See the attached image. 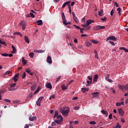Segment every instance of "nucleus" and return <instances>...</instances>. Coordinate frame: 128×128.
Returning a JSON list of instances; mask_svg holds the SVG:
<instances>
[{
	"label": "nucleus",
	"instance_id": "nucleus-3",
	"mask_svg": "<svg viewBox=\"0 0 128 128\" xmlns=\"http://www.w3.org/2000/svg\"><path fill=\"white\" fill-rule=\"evenodd\" d=\"M118 88H120L122 90H126L128 92V84H126V85H118Z\"/></svg>",
	"mask_w": 128,
	"mask_h": 128
},
{
	"label": "nucleus",
	"instance_id": "nucleus-39",
	"mask_svg": "<svg viewBox=\"0 0 128 128\" xmlns=\"http://www.w3.org/2000/svg\"><path fill=\"white\" fill-rule=\"evenodd\" d=\"M58 114V111H56L54 115V118H55L57 117Z\"/></svg>",
	"mask_w": 128,
	"mask_h": 128
},
{
	"label": "nucleus",
	"instance_id": "nucleus-38",
	"mask_svg": "<svg viewBox=\"0 0 128 128\" xmlns=\"http://www.w3.org/2000/svg\"><path fill=\"white\" fill-rule=\"evenodd\" d=\"M102 14H104V10H102L98 12L99 16H102Z\"/></svg>",
	"mask_w": 128,
	"mask_h": 128
},
{
	"label": "nucleus",
	"instance_id": "nucleus-58",
	"mask_svg": "<svg viewBox=\"0 0 128 128\" xmlns=\"http://www.w3.org/2000/svg\"><path fill=\"white\" fill-rule=\"evenodd\" d=\"M74 110H80V107L79 106H74Z\"/></svg>",
	"mask_w": 128,
	"mask_h": 128
},
{
	"label": "nucleus",
	"instance_id": "nucleus-26",
	"mask_svg": "<svg viewBox=\"0 0 128 128\" xmlns=\"http://www.w3.org/2000/svg\"><path fill=\"white\" fill-rule=\"evenodd\" d=\"M5 76H10V74H12V72L10 71H6L4 74Z\"/></svg>",
	"mask_w": 128,
	"mask_h": 128
},
{
	"label": "nucleus",
	"instance_id": "nucleus-22",
	"mask_svg": "<svg viewBox=\"0 0 128 128\" xmlns=\"http://www.w3.org/2000/svg\"><path fill=\"white\" fill-rule=\"evenodd\" d=\"M36 88V84H34L32 86H31V90H34Z\"/></svg>",
	"mask_w": 128,
	"mask_h": 128
},
{
	"label": "nucleus",
	"instance_id": "nucleus-21",
	"mask_svg": "<svg viewBox=\"0 0 128 128\" xmlns=\"http://www.w3.org/2000/svg\"><path fill=\"white\" fill-rule=\"evenodd\" d=\"M12 47L13 50L11 51V53L12 54H16V47H14V46H12Z\"/></svg>",
	"mask_w": 128,
	"mask_h": 128
},
{
	"label": "nucleus",
	"instance_id": "nucleus-45",
	"mask_svg": "<svg viewBox=\"0 0 128 128\" xmlns=\"http://www.w3.org/2000/svg\"><path fill=\"white\" fill-rule=\"evenodd\" d=\"M26 74L25 72H24L23 73V74H22V78H26Z\"/></svg>",
	"mask_w": 128,
	"mask_h": 128
},
{
	"label": "nucleus",
	"instance_id": "nucleus-9",
	"mask_svg": "<svg viewBox=\"0 0 128 128\" xmlns=\"http://www.w3.org/2000/svg\"><path fill=\"white\" fill-rule=\"evenodd\" d=\"M12 80L15 82H18V74H16Z\"/></svg>",
	"mask_w": 128,
	"mask_h": 128
},
{
	"label": "nucleus",
	"instance_id": "nucleus-53",
	"mask_svg": "<svg viewBox=\"0 0 128 128\" xmlns=\"http://www.w3.org/2000/svg\"><path fill=\"white\" fill-rule=\"evenodd\" d=\"M114 12V10H112L110 12V16H113Z\"/></svg>",
	"mask_w": 128,
	"mask_h": 128
},
{
	"label": "nucleus",
	"instance_id": "nucleus-29",
	"mask_svg": "<svg viewBox=\"0 0 128 128\" xmlns=\"http://www.w3.org/2000/svg\"><path fill=\"white\" fill-rule=\"evenodd\" d=\"M81 90L83 92H86L88 90V88H82Z\"/></svg>",
	"mask_w": 128,
	"mask_h": 128
},
{
	"label": "nucleus",
	"instance_id": "nucleus-28",
	"mask_svg": "<svg viewBox=\"0 0 128 128\" xmlns=\"http://www.w3.org/2000/svg\"><path fill=\"white\" fill-rule=\"evenodd\" d=\"M117 12H118L119 16H122V12H122V10L120 9V8H117Z\"/></svg>",
	"mask_w": 128,
	"mask_h": 128
},
{
	"label": "nucleus",
	"instance_id": "nucleus-32",
	"mask_svg": "<svg viewBox=\"0 0 128 128\" xmlns=\"http://www.w3.org/2000/svg\"><path fill=\"white\" fill-rule=\"evenodd\" d=\"M92 80L88 81L87 80V84H86V86H90V84H92Z\"/></svg>",
	"mask_w": 128,
	"mask_h": 128
},
{
	"label": "nucleus",
	"instance_id": "nucleus-51",
	"mask_svg": "<svg viewBox=\"0 0 128 128\" xmlns=\"http://www.w3.org/2000/svg\"><path fill=\"white\" fill-rule=\"evenodd\" d=\"M0 44H4V46L6 45V42L2 41V40H0Z\"/></svg>",
	"mask_w": 128,
	"mask_h": 128
},
{
	"label": "nucleus",
	"instance_id": "nucleus-25",
	"mask_svg": "<svg viewBox=\"0 0 128 128\" xmlns=\"http://www.w3.org/2000/svg\"><path fill=\"white\" fill-rule=\"evenodd\" d=\"M22 62L24 66L26 64V59L24 57H22Z\"/></svg>",
	"mask_w": 128,
	"mask_h": 128
},
{
	"label": "nucleus",
	"instance_id": "nucleus-27",
	"mask_svg": "<svg viewBox=\"0 0 128 128\" xmlns=\"http://www.w3.org/2000/svg\"><path fill=\"white\" fill-rule=\"evenodd\" d=\"M94 30H100V26H96L94 28Z\"/></svg>",
	"mask_w": 128,
	"mask_h": 128
},
{
	"label": "nucleus",
	"instance_id": "nucleus-59",
	"mask_svg": "<svg viewBox=\"0 0 128 128\" xmlns=\"http://www.w3.org/2000/svg\"><path fill=\"white\" fill-rule=\"evenodd\" d=\"M108 118L110 120H112V114H110L108 116Z\"/></svg>",
	"mask_w": 128,
	"mask_h": 128
},
{
	"label": "nucleus",
	"instance_id": "nucleus-4",
	"mask_svg": "<svg viewBox=\"0 0 128 128\" xmlns=\"http://www.w3.org/2000/svg\"><path fill=\"white\" fill-rule=\"evenodd\" d=\"M20 26H22V30H26V22L24 20H22L20 24Z\"/></svg>",
	"mask_w": 128,
	"mask_h": 128
},
{
	"label": "nucleus",
	"instance_id": "nucleus-35",
	"mask_svg": "<svg viewBox=\"0 0 128 128\" xmlns=\"http://www.w3.org/2000/svg\"><path fill=\"white\" fill-rule=\"evenodd\" d=\"M91 42H92L93 44H96L98 42V41L96 40H90Z\"/></svg>",
	"mask_w": 128,
	"mask_h": 128
},
{
	"label": "nucleus",
	"instance_id": "nucleus-8",
	"mask_svg": "<svg viewBox=\"0 0 128 128\" xmlns=\"http://www.w3.org/2000/svg\"><path fill=\"white\" fill-rule=\"evenodd\" d=\"M92 94L93 98H98L100 96V92H94Z\"/></svg>",
	"mask_w": 128,
	"mask_h": 128
},
{
	"label": "nucleus",
	"instance_id": "nucleus-49",
	"mask_svg": "<svg viewBox=\"0 0 128 128\" xmlns=\"http://www.w3.org/2000/svg\"><path fill=\"white\" fill-rule=\"evenodd\" d=\"M56 121H54V122H52V126H56Z\"/></svg>",
	"mask_w": 128,
	"mask_h": 128
},
{
	"label": "nucleus",
	"instance_id": "nucleus-48",
	"mask_svg": "<svg viewBox=\"0 0 128 128\" xmlns=\"http://www.w3.org/2000/svg\"><path fill=\"white\" fill-rule=\"evenodd\" d=\"M90 124H96V122L94 121H90Z\"/></svg>",
	"mask_w": 128,
	"mask_h": 128
},
{
	"label": "nucleus",
	"instance_id": "nucleus-34",
	"mask_svg": "<svg viewBox=\"0 0 128 128\" xmlns=\"http://www.w3.org/2000/svg\"><path fill=\"white\" fill-rule=\"evenodd\" d=\"M68 7L70 11V14H72V8L70 7V4H68Z\"/></svg>",
	"mask_w": 128,
	"mask_h": 128
},
{
	"label": "nucleus",
	"instance_id": "nucleus-43",
	"mask_svg": "<svg viewBox=\"0 0 128 128\" xmlns=\"http://www.w3.org/2000/svg\"><path fill=\"white\" fill-rule=\"evenodd\" d=\"M1 56H8V54L6 53H4V54H2Z\"/></svg>",
	"mask_w": 128,
	"mask_h": 128
},
{
	"label": "nucleus",
	"instance_id": "nucleus-63",
	"mask_svg": "<svg viewBox=\"0 0 128 128\" xmlns=\"http://www.w3.org/2000/svg\"><path fill=\"white\" fill-rule=\"evenodd\" d=\"M116 106H122V105L120 104V102H118L116 103Z\"/></svg>",
	"mask_w": 128,
	"mask_h": 128
},
{
	"label": "nucleus",
	"instance_id": "nucleus-16",
	"mask_svg": "<svg viewBox=\"0 0 128 128\" xmlns=\"http://www.w3.org/2000/svg\"><path fill=\"white\" fill-rule=\"evenodd\" d=\"M26 72H28L30 76H34V73L32 72V70L30 69H26Z\"/></svg>",
	"mask_w": 128,
	"mask_h": 128
},
{
	"label": "nucleus",
	"instance_id": "nucleus-30",
	"mask_svg": "<svg viewBox=\"0 0 128 128\" xmlns=\"http://www.w3.org/2000/svg\"><path fill=\"white\" fill-rule=\"evenodd\" d=\"M94 52L95 54V58H96V60H98V51L95 50Z\"/></svg>",
	"mask_w": 128,
	"mask_h": 128
},
{
	"label": "nucleus",
	"instance_id": "nucleus-52",
	"mask_svg": "<svg viewBox=\"0 0 128 128\" xmlns=\"http://www.w3.org/2000/svg\"><path fill=\"white\" fill-rule=\"evenodd\" d=\"M74 26H75V28H77L78 30H80V28H81L80 26H78L76 24H74Z\"/></svg>",
	"mask_w": 128,
	"mask_h": 128
},
{
	"label": "nucleus",
	"instance_id": "nucleus-31",
	"mask_svg": "<svg viewBox=\"0 0 128 128\" xmlns=\"http://www.w3.org/2000/svg\"><path fill=\"white\" fill-rule=\"evenodd\" d=\"M122 126L120 124V123H117L116 126H114L113 128H121Z\"/></svg>",
	"mask_w": 128,
	"mask_h": 128
},
{
	"label": "nucleus",
	"instance_id": "nucleus-10",
	"mask_svg": "<svg viewBox=\"0 0 128 128\" xmlns=\"http://www.w3.org/2000/svg\"><path fill=\"white\" fill-rule=\"evenodd\" d=\"M118 112L120 116H122L124 114V110H122V108H119Z\"/></svg>",
	"mask_w": 128,
	"mask_h": 128
},
{
	"label": "nucleus",
	"instance_id": "nucleus-60",
	"mask_svg": "<svg viewBox=\"0 0 128 128\" xmlns=\"http://www.w3.org/2000/svg\"><path fill=\"white\" fill-rule=\"evenodd\" d=\"M63 20V21H62V22H63V24H66V18L64 19V18H63L62 19Z\"/></svg>",
	"mask_w": 128,
	"mask_h": 128
},
{
	"label": "nucleus",
	"instance_id": "nucleus-44",
	"mask_svg": "<svg viewBox=\"0 0 128 128\" xmlns=\"http://www.w3.org/2000/svg\"><path fill=\"white\" fill-rule=\"evenodd\" d=\"M30 14L31 18H34L35 16H34V13L30 12Z\"/></svg>",
	"mask_w": 128,
	"mask_h": 128
},
{
	"label": "nucleus",
	"instance_id": "nucleus-36",
	"mask_svg": "<svg viewBox=\"0 0 128 128\" xmlns=\"http://www.w3.org/2000/svg\"><path fill=\"white\" fill-rule=\"evenodd\" d=\"M14 34H17L18 36H22V33L20 32H15Z\"/></svg>",
	"mask_w": 128,
	"mask_h": 128
},
{
	"label": "nucleus",
	"instance_id": "nucleus-37",
	"mask_svg": "<svg viewBox=\"0 0 128 128\" xmlns=\"http://www.w3.org/2000/svg\"><path fill=\"white\" fill-rule=\"evenodd\" d=\"M73 18L76 22H78V18L76 17V16H75L74 17H73Z\"/></svg>",
	"mask_w": 128,
	"mask_h": 128
},
{
	"label": "nucleus",
	"instance_id": "nucleus-50",
	"mask_svg": "<svg viewBox=\"0 0 128 128\" xmlns=\"http://www.w3.org/2000/svg\"><path fill=\"white\" fill-rule=\"evenodd\" d=\"M109 79H110V75L108 74V75H107V76H106L105 80H107V81H108V80H109Z\"/></svg>",
	"mask_w": 128,
	"mask_h": 128
},
{
	"label": "nucleus",
	"instance_id": "nucleus-62",
	"mask_svg": "<svg viewBox=\"0 0 128 128\" xmlns=\"http://www.w3.org/2000/svg\"><path fill=\"white\" fill-rule=\"evenodd\" d=\"M101 20H106V16H104L103 18H101Z\"/></svg>",
	"mask_w": 128,
	"mask_h": 128
},
{
	"label": "nucleus",
	"instance_id": "nucleus-64",
	"mask_svg": "<svg viewBox=\"0 0 128 128\" xmlns=\"http://www.w3.org/2000/svg\"><path fill=\"white\" fill-rule=\"evenodd\" d=\"M4 102H10V100H8V99H4Z\"/></svg>",
	"mask_w": 128,
	"mask_h": 128
},
{
	"label": "nucleus",
	"instance_id": "nucleus-55",
	"mask_svg": "<svg viewBox=\"0 0 128 128\" xmlns=\"http://www.w3.org/2000/svg\"><path fill=\"white\" fill-rule=\"evenodd\" d=\"M109 42L110 44H112V46H116L114 42L112 41H109Z\"/></svg>",
	"mask_w": 128,
	"mask_h": 128
},
{
	"label": "nucleus",
	"instance_id": "nucleus-18",
	"mask_svg": "<svg viewBox=\"0 0 128 128\" xmlns=\"http://www.w3.org/2000/svg\"><path fill=\"white\" fill-rule=\"evenodd\" d=\"M36 24H37L38 26H42V20H37Z\"/></svg>",
	"mask_w": 128,
	"mask_h": 128
},
{
	"label": "nucleus",
	"instance_id": "nucleus-2",
	"mask_svg": "<svg viewBox=\"0 0 128 128\" xmlns=\"http://www.w3.org/2000/svg\"><path fill=\"white\" fill-rule=\"evenodd\" d=\"M92 22H94V20H88L86 21V24H82V26H88L90 24H92Z\"/></svg>",
	"mask_w": 128,
	"mask_h": 128
},
{
	"label": "nucleus",
	"instance_id": "nucleus-33",
	"mask_svg": "<svg viewBox=\"0 0 128 128\" xmlns=\"http://www.w3.org/2000/svg\"><path fill=\"white\" fill-rule=\"evenodd\" d=\"M34 52H30L29 53V56L32 58H34Z\"/></svg>",
	"mask_w": 128,
	"mask_h": 128
},
{
	"label": "nucleus",
	"instance_id": "nucleus-47",
	"mask_svg": "<svg viewBox=\"0 0 128 128\" xmlns=\"http://www.w3.org/2000/svg\"><path fill=\"white\" fill-rule=\"evenodd\" d=\"M16 86V84L14 83V84H11L10 85V88H14V86Z\"/></svg>",
	"mask_w": 128,
	"mask_h": 128
},
{
	"label": "nucleus",
	"instance_id": "nucleus-56",
	"mask_svg": "<svg viewBox=\"0 0 128 128\" xmlns=\"http://www.w3.org/2000/svg\"><path fill=\"white\" fill-rule=\"evenodd\" d=\"M84 28H82L80 29V32L81 34H84Z\"/></svg>",
	"mask_w": 128,
	"mask_h": 128
},
{
	"label": "nucleus",
	"instance_id": "nucleus-5",
	"mask_svg": "<svg viewBox=\"0 0 128 128\" xmlns=\"http://www.w3.org/2000/svg\"><path fill=\"white\" fill-rule=\"evenodd\" d=\"M42 98H44V96L40 97L38 100L36 102V104L38 106H40V102H42Z\"/></svg>",
	"mask_w": 128,
	"mask_h": 128
},
{
	"label": "nucleus",
	"instance_id": "nucleus-13",
	"mask_svg": "<svg viewBox=\"0 0 128 128\" xmlns=\"http://www.w3.org/2000/svg\"><path fill=\"white\" fill-rule=\"evenodd\" d=\"M46 88H50V90H52V84H50V82L46 83Z\"/></svg>",
	"mask_w": 128,
	"mask_h": 128
},
{
	"label": "nucleus",
	"instance_id": "nucleus-19",
	"mask_svg": "<svg viewBox=\"0 0 128 128\" xmlns=\"http://www.w3.org/2000/svg\"><path fill=\"white\" fill-rule=\"evenodd\" d=\"M101 112L102 114H105V116H108V111H106L104 110H101Z\"/></svg>",
	"mask_w": 128,
	"mask_h": 128
},
{
	"label": "nucleus",
	"instance_id": "nucleus-61",
	"mask_svg": "<svg viewBox=\"0 0 128 128\" xmlns=\"http://www.w3.org/2000/svg\"><path fill=\"white\" fill-rule=\"evenodd\" d=\"M13 102L14 104H18V102H20V101L17 100H13Z\"/></svg>",
	"mask_w": 128,
	"mask_h": 128
},
{
	"label": "nucleus",
	"instance_id": "nucleus-46",
	"mask_svg": "<svg viewBox=\"0 0 128 128\" xmlns=\"http://www.w3.org/2000/svg\"><path fill=\"white\" fill-rule=\"evenodd\" d=\"M100 30H104L106 27L104 26H99Z\"/></svg>",
	"mask_w": 128,
	"mask_h": 128
},
{
	"label": "nucleus",
	"instance_id": "nucleus-24",
	"mask_svg": "<svg viewBox=\"0 0 128 128\" xmlns=\"http://www.w3.org/2000/svg\"><path fill=\"white\" fill-rule=\"evenodd\" d=\"M24 40H25V42H27V44H30V40H28V37L27 36H25Z\"/></svg>",
	"mask_w": 128,
	"mask_h": 128
},
{
	"label": "nucleus",
	"instance_id": "nucleus-14",
	"mask_svg": "<svg viewBox=\"0 0 128 128\" xmlns=\"http://www.w3.org/2000/svg\"><path fill=\"white\" fill-rule=\"evenodd\" d=\"M4 92H6V90L4 89V90H0V100H2V94H4Z\"/></svg>",
	"mask_w": 128,
	"mask_h": 128
},
{
	"label": "nucleus",
	"instance_id": "nucleus-12",
	"mask_svg": "<svg viewBox=\"0 0 128 128\" xmlns=\"http://www.w3.org/2000/svg\"><path fill=\"white\" fill-rule=\"evenodd\" d=\"M36 120V116H30L29 117V120L30 122H34V120Z\"/></svg>",
	"mask_w": 128,
	"mask_h": 128
},
{
	"label": "nucleus",
	"instance_id": "nucleus-1",
	"mask_svg": "<svg viewBox=\"0 0 128 128\" xmlns=\"http://www.w3.org/2000/svg\"><path fill=\"white\" fill-rule=\"evenodd\" d=\"M60 112L62 114V116H68V112H70V110H66L64 108H62L60 109Z\"/></svg>",
	"mask_w": 128,
	"mask_h": 128
},
{
	"label": "nucleus",
	"instance_id": "nucleus-41",
	"mask_svg": "<svg viewBox=\"0 0 128 128\" xmlns=\"http://www.w3.org/2000/svg\"><path fill=\"white\" fill-rule=\"evenodd\" d=\"M52 98H56V95L52 94V96H51L50 97L49 100H52Z\"/></svg>",
	"mask_w": 128,
	"mask_h": 128
},
{
	"label": "nucleus",
	"instance_id": "nucleus-7",
	"mask_svg": "<svg viewBox=\"0 0 128 128\" xmlns=\"http://www.w3.org/2000/svg\"><path fill=\"white\" fill-rule=\"evenodd\" d=\"M46 62L48 64H52V57H50V56H48Z\"/></svg>",
	"mask_w": 128,
	"mask_h": 128
},
{
	"label": "nucleus",
	"instance_id": "nucleus-15",
	"mask_svg": "<svg viewBox=\"0 0 128 128\" xmlns=\"http://www.w3.org/2000/svg\"><path fill=\"white\" fill-rule=\"evenodd\" d=\"M98 74H96L94 77V82H98Z\"/></svg>",
	"mask_w": 128,
	"mask_h": 128
},
{
	"label": "nucleus",
	"instance_id": "nucleus-20",
	"mask_svg": "<svg viewBox=\"0 0 128 128\" xmlns=\"http://www.w3.org/2000/svg\"><path fill=\"white\" fill-rule=\"evenodd\" d=\"M62 120H64V119L62 118H61L60 120H56L54 121L56 124H60L61 122H62Z\"/></svg>",
	"mask_w": 128,
	"mask_h": 128
},
{
	"label": "nucleus",
	"instance_id": "nucleus-40",
	"mask_svg": "<svg viewBox=\"0 0 128 128\" xmlns=\"http://www.w3.org/2000/svg\"><path fill=\"white\" fill-rule=\"evenodd\" d=\"M62 89L63 90H66V88H68V86H66L64 85H62Z\"/></svg>",
	"mask_w": 128,
	"mask_h": 128
},
{
	"label": "nucleus",
	"instance_id": "nucleus-17",
	"mask_svg": "<svg viewBox=\"0 0 128 128\" xmlns=\"http://www.w3.org/2000/svg\"><path fill=\"white\" fill-rule=\"evenodd\" d=\"M70 4V1H68V2H65L62 6V8H66V6L68 5V4Z\"/></svg>",
	"mask_w": 128,
	"mask_h": 128
},
{
	"label": "nucleus",
	"instance_id": "nucleus-11",
	"mask_svg": "<svg viewBox=\"0 0 128 128\" xmlns=\"http://www.w3.org/2000/svg\"><path fill=\"white\" fill-rule=\"evenodd\" d=\"M46 52V50H34V52H36L37 54H42L43 52Z\"/></svg>",
	"mask_w": 128,
	"mask_h": 128
},
{
	"label": "nucleus",
	"instance_id": "nucleus-23",
	"mask_svg": "<svg viewBox=\"0 0 128 128\" xmlns=\"http://www.w3.org/2000/svg\"><path fill=\"white\" fill-rule=\"evenodd\" d=\"M83 28H84V30H90V26H83Z\"/></svg>",
	"mask_w": 128,
	"mask_h": 128
},
{
	"label": "nucleus",
	"instance_id": "nucleus-42",
	"mask_svg": "<svg viewBox=\"0 0 128 128\" xmlns=\"http://www.w3.org/2000/svg\"><path fill=\"white\" fill-rule=\"evenodd\" d=\"M92 43L90 42H86V46H92Z\"/></svg>",
	"mask_w": 128,
	"mask_h": 128
},
{
	"label": "nucleus",
	"instance_id": "nucleus-54",
	"mask_svg": "<svg viewBox=\"0 0 128 128\" xmlns=\"http://www.w3.org/2000/svg\"><path fill=\"white\" fill-rule=\"evenodd\" d=\"M38 92H40V88H38V87L36 90L34 92V94H38Z\"/></svg>",
	"mask_w": 128,
	"mask_h": 128
},
{
	"label": "nucleus",
	"instance_id": "nucleus-6",
	"mask_svg": "<svg viewBox=\"0 0 128 128\" xmlns=\"http://www.w3.org/2000/svg\"><path fill=\"white\" fill-rule=\"evenodd\" d=\"M114 40V42H116V38L114 36H108L106 38V40Z\"/></svg>",
	"mask_w": 128,
	"mask_h": 128
},
{
	"label": "nucleus",
	"instance_id": "nucleus-57",
	"mask_svg": "<svg viewBox=\"0 0 128 128\" xmlns=\"http://www.w3.org/2000/svg\"><path fill=\"white\" fill-rule=\"evenodd\" d=\"M56 118H58V119H61L62 118V116H60V115H58L56 117Z\"/></svg>",
	"mask_w": 128,
	"mask_h": 128
}]
</instances>
